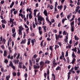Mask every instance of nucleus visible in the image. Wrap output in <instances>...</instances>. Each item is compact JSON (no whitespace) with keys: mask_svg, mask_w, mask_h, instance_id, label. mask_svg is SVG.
Instances as JSON below:
<instances>
[{"mask_svg":"<svg viewBox=\"0 0 80 80\" xmlns=\"http://www.w3.org/2000/svg\"><path fill=\"white\" fill-rule=\"evenodd\" d=\"M18 28V34L20 35H21V37L22 38V31H23V30H24V28L22 27V26L19 27Z\"/></svg>","mask_w":80,"mask_h":80,"instance_id":"f257e3e1","label":"nucleus"},{"mask_svg":"<svg viewBox=\"0 0 80 80\" xmlns=\"http://www.w3.org/2000/svg\"><path fill=\"white\" fill-rule=\"evenodd\" d=\"M40 68L42 70H43L44 68H45L47 67V65L46 64H45L44 66V62L43 61H41L40 62Z\"/></svg>","mask_w":80,"mask_h":80,"instance_id":"f03ea898","label":"nucleus"},{"mask_svg":"<svg viewBox=\"0 0 80 80\" xmlns=\"http://www.w3.org/2000/svg\"><path fill=\"white\" fill-rule=\"evenodd\" d=\"M56 39L57 40H58L59 38H62L63 37V35H61L58 34V35L57 34H55Z\"/></svg>","mask_w":80,"mask_h":80,"instance_id":"7ed1b4c3","label":"nucleus"},{"mask_svg":"<svg viewBox=\"0 0 80 80\" xmlns=\"http://www.w3.org/2000/svg\"><path fill=\"white\" fill-rule=\"evenodd\" d=\"M0 41H1V42H2V43H4V44H5V42H6V40L4 38L3 39V37H1L0 38Z\"/></svg>","mask_w":80,"mask_h":80,"instance_id":"20e7f679","label":"nucleus"},{"mask_svg":"<svg viewBox=\"0 0 80 80\" xmlns=\"http://www.w3.org/2000/svg\"><path fill=\"white\" fill-rule=\"evenodd\" d=\"M80 6H78L76 7V9H75V12H73V13L74 14H76V13H77L78 12V10H79V8H80Z\"/></svg>","mask_w":80,"mask_h":80,"instance_id":"39448f33","label":"nucleus"},{"mask_svg":"<svg viewBox=\"0 0 80 80\" xmlns=\"http://www.w3.org/2000/svg\"><path fill=\"white\" fill-rule=\"evenodd\" d=\"M50 7V9L51 10H53V6L52 5H50V4H48L47 6V8H48Z\"/></svg>","mask_w":80,"mask_h":80,"instance_id":"423d86ee","label":"nucleus"},{"mask_svg":"<svg viewBox=\"0 0 80 80\" xmlns=\"http://www.w3.org/2000/svg\"><path fill=\"white\" fill-rule=\"evenodd\" d=\"M43 18L42 17V16H38V20H39V21H43Z\"/></svg>","mask_w":80,"mask_h":80,"instance_id":"0eeeda50","label":"nucleus"},{"mask_svg":"<svg viewBox=\"0 0 80 80\" xmlns=\"http://www.w3.org/2000/svg\"><path fill=\"white\" fill-rule=\"evenodd\" d=\"M43 13L45 16L46 17L48 16V13H47V11L46 9H45L43 12Z\"/></svg>","mask_w":80,"mask_h":80,"instance_id":"6e6552de","label":"nucleus"},{"mask_svg":"<svg viewBox=\"0 0 80 80\" xmlns=\"http://www.w3.org/2000/svg\"><path fill=\"white\" fill-rule=\"evenodd\" d=\"M31 42L32 43V46H33L34 45V42H36V40H35V39H32L31 40Z\"/></svg>","mask_w":80,"mask_h":80,"instance_id":"1a4fd4ad","label":"nucleus"},{"mask_svg":"<svg viewBox=\"0 0 80 80\" xmlns=\"http://www.w3.org/2000/svg\"><path fill=\"white\" fill-rule=\"evenodd\" d=\"M20 54L18 53V56L16 57V58L17 59V63H18V62H19V60L18 59L19 58V57H20Z\"/></svg>","mask_w":80,"mask_h":80,"instance_id":"9d476101","label":"nucleus"},{"mask_svg":"<svg viewBox=\"0 0 80 80\" xmlns=\"http://www.w3.org/2000/svg\"><path fill=\"white\" fill-rule=\"evenodd\" d=\"M68 33L67 34V35L66 36V38L64 39V41L66 42H68Z\"/></svg>","mask_w":80,"mask_h":80,"instance_id":"9b49d317","label":"nucleus"},{"mask_svg":"<svg viewBox=\"0 0 80 80\" xmlns=\"http://www.w3.org/2000/svg\"><path fill=\"white\" fill-rule=\"evenodd\" d=\"M77 48L76 47H74V48L72 49L71 50H72V51H73V52H75V53H77Z\"/></svg>","mask_w":80,"mask_h":80,"instance_id":"f8f14e48","label":"nucleus"},{"mask_svg":"<svg viewBox=\"0 0 80 80\" xmlns=\"http://www.w3.org/2000/svg\"><path fill=\"white\" fill-rule=\"evenodd\" d=\"M76 61V59H75V58H73L72 60V62H71L70 63H72V64H74Z\"/></svg>","mask_w":80,"mask_h":80,"instance_id":"ddd939ff","label":"nucleus"},{"mask_svg":"<svg viewBox=\"0 0 80 80\" xmlns=\"http://www.w3.org/2000/svg\"><path fill=\"white\" fill-rule=\"evenodd\" d=\"M50 61L46 60L45 61V64L46 65V64H48H48H50Z\"/></svg>","mask_w":80,"mask_h":80,"instance_id":"4468645a","label":"nucleus"},{"mask_svg":"<svg viewBox=\"0 0 80 80\" xmlns=\"http://www.w3.org/2000/svg\"><path fill=\"white\" fill-rule=\"evenodd\" d=\"M34 68L35 69H39L40 68V66H37L36 65H34Z\"/></svg>","mask_w":80,"mask_h":80,"instance_id":"2eb2a0df","label":"nucleus"},{"mask_svg":"<svg viewBox=\"0 0 80 80\" xmlns=\"http://www.w3.org/2000/svg\"><path fill=\"white\" fill-rule=\"evenodd\" d=\"M26 42H27V40L25 39L22 40V41L21 42V44H22V43L25 44L26 43Z\"/></svg>","mask_w":80,"mask_h":80,"instance_id":"dca6fc26","label":"nucleus"},{"mask_svg":"<svg viewBox=\"0 0 80 80\" xmlns=\"http://www.w3.org/2000/svg\"><path fill=\"white\" fill-rule=\"evenodd\" d=\"M14 20V19H12V18H10V22L11 24H14L13 23V21Z\"/></svg>","mask_w":80,"mask_h":80,"instance_id":"f3484780","label":"nucleus"},{"mask_svg":"<svg viewBox=\"0 0 80 80\" xmlns=\"http://www.w3.org/2000/svg\"><path fill=\"white\" fill-rule=\"evenodd\" d=\"M71 47H72V45L68 44V46H66V48L67 49H70L71 48Z\"/></svg>","mask_w":80,"mask_h":80,"instance_id":"a211bd4d","label":"nucleus"},{"mask_svg":"<svg viewBox=\"0 0 80 80\" xmlns=\"http://www.w3.org/2000/svg\"><path fill=\"white\" fill-rule=\"evenodd\" d=\"M74 37L75 40H78L79 39V38L77 37V36L76 35H75L74 36Z\"/></svg>","mask_w":80,"mask_h":80,"instance_id":"6ab92c4d","label":"nucleus"},{"mask_svg":"<svg viewBox=\"0 0 80 80\" xmlns=\"http://www.w3.org/2000/svg\"><path fill=\"white\" fill-rule=\"evenodd\" d=\"M63 8V6H62V5H61L60 6H58V9H59L60 10H61Z\"/></svg>","mask_w":80,"mask_h":80,"instance_id":"aec40b11","label":"nucleus"},{"mask_svg":"<svg viewBox=\"0 0 80 80\" xmlns=\"http://www.w3.org/2000/svg\"><path fill=\"white\" fill-rule=\"evenodd\" d=\"M26 11L28 12H29L30 13H32V10H31V8H27L26 9Z\"/></svg>","mask_w":80,"mask_h":80,"instance_id":"412c9836","label":"nucleus"},{"mask_svg":"<svg viewBox=\"0 0 80 80\" xmlns=\"http://www.w3.org/2000/svg\"><path fill=\"white\" fill-rule=\"evenodd\" d=\"M72 57L73 58H75L77 57V56L75 54V53L74 52H73L72 53Z\"/></svg>","mask_w":80,"mask_h":80,"instance_id":"4be33fe9","label":"nucleus"},{"mask_svg":"<svg viewBox=\"0 0 80 80\" xmlns=\"http://www.w3.org/2000/svg\"><path fill=\"white\" fill-rule=\"evenodd\" d=\"M7 51L5 50L4 51L3 56L4 57H7Z\"/></svg>","mask_w":80,"mask_h":80,"instance_id":"5701e85b","label":"nucleus"},{"mask_svg":"<svg viewBox=\"0 0 80 80\" xmlns=\"http://www.w3.org/2000/svg\"><path fill=\"white\" fill-rule=\"evenodd\" d=\"M71 31L72 32H74V30H75V28H74V26H71Z\"/></svg>","mask_w":80,"mask_h":80,"instance_id":"b1692460","label":"nucleus"},{"mask_svg":"<svg viewBox=\"0 0 80 80\" xmlns=\"http://www.w3.org/2000/svg\"><path fill=\"white\" fill-rule=\"evenodd\" d=\"M42 28H43L44 32H47V29H46V28H47V27L46 26H42Z\"/></svg>","mask_w":80,"mask_h":80,"instance_id":"393cba45","label":"nucleus"},{"mask_svg":"<svg viewBox=\"0 0 80 80\" xmlns=\"http://www.w3.org/2000/svg\"><path fill=\"white\" fill-rule=\"evenodd\" d=\"M23 63L22 62H19V65L18 66V67L19 68H21L22 67V64Z\"/></svg>","mask_w":80,"mask_h":80,"instance_id":"a878e982","label":"nucleus"},{"mask_svg":"<svg viewBox=\"0 0 80 80\" xmlns=\"http://www.w3.org/2000/svg\"><path fill=\"white\" fill-rule=\"evenodd\" d=\"M55 47L54 48V49L55 50H57V48H59V46L58 45H55Z\"/></svg>","mask_w":80,"mask_h":80,"instance_id":"bb28decb","label":"nucleus"},{"mask_svg":"<svg viewBox=\"0 0 80 80\" xmlns=\"http://www.w3.org/2000/svg\"><path fill=\"white\" fill-rule=\"evenodd\" d=\"M37 10L36 9H35L34 10V15L35 17L36 16V13H37Z\"/></svg>","mask_w":80,"mask_h":80,"instance_id":"cd10ccee","label":"nucleus"},{"mask_svg":"<svg viewBox=\"0 0 80 80\" xmlns=\"http://www.w3.org/2000/svg\"><path fill=\"white\" fill-rule=\"evenodd\" d=\"M61 70V67L59 66H58L56 69V70Z\"/></svg>","mask_w":80,"mask_h":80,"instance_id":"c85d7f7f","label":"nucleus"},{"mask_svg":"<svg viewBox=\"0 0 80 80\" xmlns=\"http://www.w3.org/2000/svg\"><path fill=\"white\" fill-rule=\"evenodd\" d=\"M10 78V75H9L8 76H7L6 79V80H9Z\"/></svg>","mask_w":80,"mask_h":80,"instance_id":"c756f323","label":"nucleus"},{"mask_svg":"<svg viewBox=\"0 0 80 80\" xmlns=\"http://www.w3.org/2000/svg\"><path fill=\"white\" fill-rule=\"evenodd\" d=\"M30 40H31V38L28 39V46L30 44Z\"/></svg>","mask_w":80,"mask_h":80,"instance_id":"7c9ffc66","label":"nucleus"},{"mask_svg":"<svg viewBox=\"0 0 80 80\" xmlns=\"http://www.w3.org/2000/svg\"><path fill=\"white\" fill-rule=\"evenodd\" d=\"M12 33H14L15 32V27L12 28Z\"/></svg>","mask_w":80,"mask_h":80,"instance_id":"2f4dec72","label":"nucleus"},{"mask_svg":"<svg viewBox=\"0 0 80 80\" xmlns=\"http://www.w3.org/2000/svg\"><path fill=\"white\" fill-rule=\"evenodd\" d=\"M70 74H71V73L70 72H69L68 73V80H69L70 79Z\"/></svg>","mask_w":80,"mask_h":80,"instance_id":"473e14b6","label":"nucleus"},{"mask_svg":"<svg viewBox=\"0 0 80 80\" xmlns=\"http://www.w3.org/2000/svg\"><path fill=\"white\" fill-rule=\"evenodd\" d=\"M57 45H59L60 47H62V43L61 42H58L57 43Z\"/></svg>","mask_w":80,"mask_h":80,"instance_id":"72a5a7b5","label":"nucleus"},{"mask_svg":"<svg viewBox=\"0 0 80 80\" xmlns=\"http://www.w3.org/2000/svg\"><path fill=\"white\" fill-rule=\"evenodd\" d=\"M65 20H67V19H66V18H64V19H63L62 21V23H63L64 22H65Z\"/></svg>","mask_w":80,"mask_h":80,"instance_id":"f704fd0d","label":"nucleus"},{"mask_svg":"<svg viewBox=\"0 0 80 80\" xmlns=\"http://www.w3.org/2000/svg\"><path fill=\"white\" fill-rule=\"evenodd\" d=\"M77 53H78V54H80V48H77Z\"/></svg>","mask_w":80,"mask_h":80,"instance_id":"c9c22d12","label":"nucleus"},{"mask_svg":"<svg viewBox=\"0 0 80 80\" xmlns=\"http://www.w3.org/2000/svg\"><path fill=\"white\" fill-rule=\"evenodd\" d=\"M52 65H53V67H56V66L57 65V62L53 63H52Z\"/></svg>","mask_w":80,"mask_h":80,"instance_id":"e433bc0d","label":"nucleus"},{"mask_svg":"<svg viewBox=\"0 0 80 80\" xmlns=\"http://www.w3.org/2000/svg\"><path fill=\"white\" fill-rule=\"evenodd\" d=\"M49 49L51 50V52H52L53 51V46H51L49 47Z\"/></svg>","mask_w":80,"mask_h":80,"instance_id":"4c0bfd02","label":"nucleus"},{"mask_svg":"<svg viewBox=\"0 0 80 80\" xmlns=\"http://www.w3.org/2000/svg\"><path fill=\"white\" fill-rule=\"evenodd\" d=\"M13 5H14V2H12L11 4V5L10 6V8H12V7H13Z\"/></svg>","mask_w":80,"mask_h":80,"instance_id":"58836bf2","label":"nucleus"},{"mask_svg":"<svg viewBox=\"0 0 80 80\" xmlns=\"http://www.w3.org/2000/svg\"><path fill=\"white\" fill-rule=\"evenodd\" d=\"M68 51H66V54L65 55V57H68Z\"/></svg>","mask_w":80,"mask_h":80,"instance_id":"ea45409f","label":"nucleus"},{"mask_svg":"<svg viewBox=\"0 0 80 80\" xmlns=\"http://www.w3.org/2000/svg\"><path fill=\"white\" fill-rule=\"evenodd\" d=\"M32 13H30L29 14V18H30V19H31V18H32Z\"/></svg>","mask_w":80,"mask_h":80,"instance_id":"a19ab883","label":"nucleus"},{"mask_svg":"<svg viewBox=\"0 0 80 80\" xmlns=\"http://www.w3.org/2000/svg\"><path fill=\"white\" fill-rule=\"evenodd\" d=\"M40 58H37L36 60V63H38L39 60H40Z\"/></svg>","mask_w":80,"mask_h":80,"instance_id":"79ce46f5","label":"nucleus"},{"mask_svg":"<svg viewBox=\"0 0 80 80\" xmlns=\"http://www.w3.org/2000/svg\"><path fill=\"white\" fill-rule=\"evenodd\" d=\"M47 74L48 75H49V74H50V70H49V69H47Z\"/></svg>","mask_w":80,"mask_h":80,"instance_id":"37998d69","label":"nucleus"},{"mask_svg":"<svg viewBox=\"0 0 80 80\" xmlns=\"http://www.w3.org/2000/svg\"><path fill=\"white\" fill-rule=\"evenodd\" d=\"M52 78H53L54 80H55V74H52Z\"/></svg>","mask_w":80,"mask_h":80,"instance_id":"c03bdc74","label":"nucleus"},{"mask_svg":"<svg viewBox=\"0 0 80 80\" xmlns=\"http://www.w3.org/2000/svg\"><path fill=\"white\" fill-rule=\"evenodd\" d=\"M78 44V42L77 41L76 43H75L74 44V47H75L76 46H77V45Z\"/></svg>","mask_w":80,"mask_h":80,"instance_id":"a18cd8bd","label":"nucleus"},{"mask_svg":"<svg viewBox=\"0 0 80 80\" xmlns=\"http://www.w3.org/2000/svg\"><path fill=\"white\" fill-rule=\"evenodd\" d=\"M32 26L34 28H35V27H36V26L35 25V22H32Z\"/></svg>","mask_w":80,"mask_h":80,"instance_id":"49530a36","label":"nucleus"},{"mask_svg":"<svg viewBox=\"0 0 80 80\" xmlns=\"http://www.w3.org/2000/svg\"><path fill=\"white\" fill-rule=\"evenodd\" d=\"M29 62L30 63V65L32 67V60H29Z\"/></svg>","mask_w":80,"mask_h":80,"instance_id":"de8ad7c7","label":"nucleus"},{"mask_svg":"<svg viewBox=\"0 0 80 80\" xmlns=\"http://www.w3.org/2000/svg\"><path fill=\"white\" fill-rule=\"evenodd\" d=\"M13 65V62H10V64H9V66L11 67H12Z\"/></svg>","mask_w":80,"mask_h":80,"instance_id":"09e8293b","label":"nucleus"},{"mask_svg":"<svg viewBox=\"0 0 80 80\" xmlns=\"http://www.w3.org/2000/svg\"><path fill=\"white\" fill-rule=\"evenodd\" d=\"M68 33H67V32H66V31H64L62 32L63 35H66V36H67V34Z\"/></svg>","mask_w":80,"mask_h":80,"instance_id":"8fccbe9b","label":"nucleus"},{"mask_svg":"<svg viewBox=\"0 0 80 80\" xmlns=\"http://www.w3.org/2000/svg\"><path fill=\"white\" fill-rule=\"evenodd\" d=\"M61 54H62V56L63 57H65V54L64 53V52H61Z\"/></svg>","mask_w":80,"mask_h":80,"instance_id":"3c124183","label":"nucleus"},{"mask_svg":"<svg viewBox=\"0 0 80 80\" xmlns=\"http://www.w3.org/2000/svg\"><path fill=\"white\" fill-rule=\"evenodd\" d=\"M46 18V19L48 22L49 21H50V20H49V19H48V16H47Z\"/></svg>","mask_w":80,"mask_h":80,"instance_id":"603ef678","label":"nucleus"},{"mask_svg":"<svg viewBox=\"0 0 80 80\" xmlns=\"http://www.w3.org/2000/svg\"><path fill=\"white\" fill-rule=\"evenodd\" d=\"M1 22L4 23H6V21L5 20H2L1 21Z\"/></svg>","mask_w":80,"mask_h":80,"instance_id":"864d4df0","label":"nucleus"},{"mask_svg":"<svg viewBox=\"0 0 80 80\" xmlns=\"http://www.w3.org/2000/svg\"><path fill=\"white\" fill-rule=\"evenodd\" d=\"M79 68V66L75 67H74L75 70H78V68Z\"/></svg>","mask_w":80,"mask_h":80,"instance_id":"5fc2aeb1","label":"nucleus"},{"mask_svg":"<svg viewBox=\"0 0 80 80\" xmlns=\"http://www.w3.org/2000/svg\"><path fill=\"white\" fill-rule=\"evenodd\" d=\"M72 43H73V42L72 41V40L71 39L69 41V45H72Z\"/></svg>","mask_w":80,"mask_h":80,"instance_id":"6e6d98bb","label":"nucleus"},{"mask_svg":"<svg viewBox=\"0 0 80 80\" xmlns=\"http://www.w3.org/2000/svg\"><path fill=\"white\" fill-rule=\"evenodd\" d=\"M0 68H1V72H3V66H1L0 65Z\"/></svg>","mask_w":80,"mask_h":80,"instance_id":"4d7b16f0","label":"nucleus"},{"mask_svg":"<svg viewBox=\"0 0 80 80\" xmlns=\"http://www.w3.org/2000/svg\"><path fill=\"white\" fill-rule=\"evenodd\" d=\"M74 25V21H73L71 23V27L73 26V25Z\"/></svg>","mask_w":80,"mask_h":80,"instance_id":"13d9d810","label":"nucleus"},{"mask_svg":"<svg viewBox=\"0 0 80 80\" xmlns=\"http://www.w3.org/2000/svg\"><path fill=\"white\" fill-rule=\"evenodd\" d=\"M57 7H54V11L56 12V13H58V11H57Z\"/></svg>","mask_w":80,"mask_h":80,"instance_id":"bf43d9fd","label":"nucleus"},{"mask_svg":"<svg viewBox=\"0 0 80 80\" xmlns=\"http://www.w3.org/2000/svg\"><path fill=\"white\" fill-rule=\"evenodd\" d=\"M37 54H35L33 56V58H37Z\"/></svg>","mask_w":80,"mask_h":80,"instance_id":"052dcab7","label":"nucleus"},{"mask_svg":"<svg viewBox=\"0 0 80 80\" xmlns=\"http://www.w3.org/2000/svg\"><path fill=\"white\" fill-rule=\"evenodd\" d=\"M12 75L14 76H15L16 75H17V73L15 72H13L12 73Z\"/></svg>","mask_w":80,"mask_h":80,"instance_id":"680f3d73","label":"nucleus"},{"mask_svg":"<svg viewBox=\"0 0 80 80\" xmlns=\"http://www.w3.org/2000/svg\"><path fill=\"white\" fill-rule=\"evenodd\" d=\"M42 22H41V21H39V20H38V25H41V24H42Z\"/></svg>","mask_w":80,"mask_h":80,"instance_id":"e2e57ef3","label":"nucleus"},{"mask_svg":"<svg viewBox=\"0 0 80 80\" xmlns=\"http://www.w3.org/2000/svg\"><path fill=\"white\" fill-rule=\"evenodd\" d=\"M51 22L52 23H53V22H55V20L54 19H52L51 20Z\"/></svg>","mask_w":80,"mask_h":80,"instance_id":"0e129e2a","label":"nucleus"},{"mask_svg":"<svg viewBox=\"0 0 80 80\" xmlns=\"http://www.w3.org/2000/svg\"><path fill=\"white\" fill-rule=\"evenodd\" d=\"M80 0H78V2L77 3V4L78 5H80Z\"/></svg>","mask_w":80,"mask_h":80,"instance_id":"69168bd1","label":"nucleus"},{"mask_svg":"<svg viewBox=\"0 0 80 80\" xmlns=\"http://www.w3.org/2000/svg\"><path fill=\"white\" fill-rule=\"evenodd\" d=\"M4 63H7L8 62V60L7 59H5L4 61Z\"/></svg>","mask_w":80,"mask_h":80,"instance_id":"338daca9","label":"nucleus"},{"mask_svg":"<svg viewBox=\"0 0 80 80\" xmlns=\"http://www.w3.org/2000/svg\"><path fill=\"white\" fill-rule=\"evenodd\" d=\"M16 35V33L15 32L14 34H12V36L13 37H14V38H15Z\"/></svg>","mask_w":80,"mask_h":80,"instance_id":"774afa93","label":"nucleus"}]
</instances>
